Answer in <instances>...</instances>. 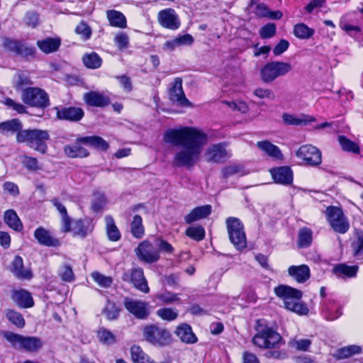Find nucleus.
Instances as JSON below:
<instances>
[{
    "instance_id": "f257e3e1",
    "label": "nucleus",
    "mask_w": 363,
    "mask_h": 363,
    "mask_svg": "<svg viewBox=\"0 0 363 363\" xmlns=\"http://www.w3.org/2000/svg\"><path fill=\"white\" fill-rule=\"evenodd\" d=\"M164 140L182 147L174 155V165L189 168L198 161L202 147L208 141V135L194 127H182L168 129L164 135Z\"/></svg>"
},
{
    "instance_id": "f03ea898",
    "label": "nucleus",
    "mask_w": 363,
    "mask_h": 363,
    "mask_svg": "<svg viewBox=\"0 0 363 363\" xmlns=\"http://www.w3.org/2000/svg\"><path fill=\"white\" fill-rule=\"evenodd\" d=\"M256 334L252 337V343L262 349H273L277 347L283 338L265 318H259L255 325Z\"/></svg>"
},
{
    "instance_id": "7ed1b4c3",
    "label": "nucleus",
    "mask_w": 363,
    "mask_h": 363,
    "mask_svg": "<svg viewBox=\"0 0 363 363\" xmlns=\"http://www.w3.org/2000/svg\"><path fill=\"white\" fill-rule=\"evenodd\" d=\"M50 136L48 130L38 128L25 129L18 135V143H26L29 147L45 154L48 151L47 142Z\"/></svg>"
},
{
    "instance_id": "20e7f679",
    "label": "nucleus",
    "mask_w": 363,
    "mask_h": 363,
    "mask_svg": "<svg viewBox=\"0 0 363 363\" xmlns=\"http://www.w3.org/2000/svg\"><path fill=\"white\" fill-rule=\"evenodd\" d=\"M1 335L16 350H24L33 352H37L43 347L42 340L38 337H26L6 330L1 331Z\"/></svg>"
},
{
    "instance_id": "39448f33",
    "label": "nucleus",
    "mask_w": 363,
    "mask_h": 363,
    "mask_svg": "<svg viewBox=\"0 0 363 363\" xmlns=\"http://www.w3.org/2000/svg\"><path fill=\"white\" fill-rule=\"evenodd\" d=\"M225 223L230 242L236 250H245L247 247V237L242 221L238 218L228 217Z\"/></svg>"
},
{
    "instance_id": "423d86ee",
    "label": "nucleus",
    "mask_w": 363,
    "mask_h": 363,
    "mask_svg": "<svg viewBox=\"0 0 363 363\" xmlns=\"http://www.w3.org/2000/svg\"><path fill=\"white\" fill-rule=\"evenodd\" d=\"M143 336L146 342L155 347H165L172 342V335L169 331L156 324L144 326Z\"/></svg>"
},
{
    "instance_id": "0eeeda50",
    "label": "nucleus",
    "mask_w": 363,
    "mask_h": 363,
    "mask_svg": "<svg viewBox=\"0 0 363 363\" xmlns=\"http://www.w3.org/2000/svg\"><path fill=\"white\" fill-rule=\"evenodd\" d=\"M292 69L289 62L271 61L263 65L259 71L260 79L265 84H269L280 77L285 76Z\"/></svg>"
},
{
    "instance_id": "6e6552de",
    "label": "nucleus",
    "mask_w": 363,
    "mask_h": 363,
    "mask_svg": "<svg viewBox=\"0 0 363 363\" xmlns=\"http://www.w3.org/2000/svg\"><path fill=\"white\" fill-rule=\"evenodd\" d=\"M23 101L31 107L45 109L50 105L48 93L38 87H28L22 91Z\"/></svg>"
},
{
    "instance_id": "1a4fd4ad",
    "label": "nucleus",
    "mask_w": 363,
    "mask_h": 363,
    "mask_svg": "<svg viewBox=\"0 0 363 363\" xmlns=\"http://www.w3.org/2000/svg\"><path fill=\"white\" fill-rule=\"evenodd\" d=\"M121 279L125 282L133 284L136 289L143 293L147 294L150 292L143 269L140 267H135L125 271L121 276Z\"/></svg>"
},
{
    "instance_id": "9d476101",
    "label": "nucleus",
    "mask_w": 363,
    "mask_h": 363,
    "mask_svg": "<svg viewBox=\"0 0 363 363\" xmlns=\"http://www.w3.org/2000/svg\"><path fill=\"white\" fill-rule=\"evenodd\" d=\"M320 312L323 318L328 321L337 320L342 315V306L335 293H330V296L323 302H320Z\"/></svg>"
},
{
    "instance_id": "9b49d317",
    "label": "nucleus",
    "mask_w": 363,
    "mask_h": 363,
    "mask_svg": "<svg viewBox=\"0 0 363 363\" xmlns=\"http://www.w3.org/2000/svg\"><path fill=\"white\" fill-rule=\"evenodd\" d=\"M3 48L9 52L16 53L23 58L35 57L36 48L33 46H26L23 41L9 37L3 38Z\"/></svg>"
},
{
    "instance_id": "f8f14e48",
    "label": "nucleus",
    "mask_w": 363,
    "mask_h": 363,
    "mask_svg": "<svg viewBox=\"0 0 363 363\" xmlns=\"http://www.w3.org/2000/svg\"><path fill=\"white\" fill-rule=\"evenodd\" d=\"M123 305L125 309L137 319L146 320L150 316V304L147 301L125 297Z\"/></svg>"
},
{
    "instance_id": "ddd939ff",
    "label": "nucleus",
    "mask_w": 363,
    "mask_h": 363,
    "mask_svg": "<svg viewBox=\"0 0 363 363\" xmlns=\"http://www.w3.org/2000/svg\"><path fill=\"white\" fill-rule=\"evenodd\" d=\"M56 118L70 123H79L85 115L84 109L74 106H57L54 107Z\"/></svg>"
},
{
    "instance_id": "4468645a",
    "label": "nucleus",
    "mask_w": 363,
    "mask_h": 363,
    "mask_svg": "<svg viewBox=\"0 0 363 363\" xmlns=\"http://www.w3.org/2000/svg\"><path fill=\"white\" fill-rule=\"evenodd\" d=\"M296 155L308 166L316 167L322 162L321 152L312 145H304L296 151Z\"/></svg>"
},
{
    "instance_id": "2eb2a0df",
    "label": "nucleus",
    "mask_w": 363,
    "mask_h": 363,
    "mask_svg": "<svg viewBox=\"0 0 363 363\" xmlns=\"http://www.w3.org/2000/svg\"><path fill=\"white\" fill-rule=\"evenodd\" d=\"M94 228L93 219L89 217H84V218L72 219V224H70V229L68 233L72 232L74 237L84 239L93 232Z\"/></svg>"
},
{
    "instance_id": "dca6fc26",
    "label": "nucleus",
    "mask_w": 363,
    "mask_h": 363,
    "mask_svg": "<svg viewBox=\"0 0 363 363\" xmlns=\"http://www.w3.org/2000/svg\"><path fill=\"white\" fill-rule=\"evenodd\" d=\"M135 253L140 261L147 264L157 262L160 258L159 250L148 240L141 242L135 249Z\"/></svg>"
},
{
    "instance_id": "f3484780",
    "label": "nucleus",
    "mask_w": 363,
    "mask_h": 363,
    "mask_svg": "<svg viewBox=\"0 0 363 363\" xmlns=\"http://www.w3.org/2000/svg\"><path fill=\"white\" fill-rule=\"evenodd\" d=\"M277 297L282 299L286 306V301H299L303 296V291L288 285L280 284L274 289Z\"/></svg>"
},
{
    "instance_id": "a211bd4d",
    "label": "nucleus",
    "mask_w": 363,
    "mask_h": 363,
    "mask_svg": "<svg viewBox=\"0 0 363 363\" xmlns=\"http://www.w3.org/2000/svg\"><path fill=\"white\" fill-rule=\"evenodd\" d=\"M274 182L284 186L291 185L294 180V173L289 166H281L269 170Z\"/></svg>"
},
{
    "instance_id": "6ab92c4d",
    "label": "nucleus",
    "mask_w": 363,
    "mask_h": 363,
    "mask_svg": "<svg viewBox=\"0 0 363 363\" xmlns=\"http://www.w3.org/2000/svg\"><path fill=\"white\" fill-rule=\"evenodd\" d=\"M158 20L164 28L171 30L179 28L181 24L176 11L171 8L160 11L158 14Z\"/></svg>"
},
{
    "instance_id": "aec40b11",
    "label": "nucleus",
    "mask_w": 363,
    "mask_h": 363,
    "mask_svg": "<svg viewBox=\"0 0 363 363\" xmlns=\"http://www.w3.org/2000/svg\"><path fill=\"white\" fill-rule=\"evenodd\" d=\"M33 236L38 244L43 246L57 247L61 245L60 240L52 236L50 232L43 226L34 230Z\"/></svg>"
},
{
    "instance_id": "412c9836",
    "label": "nucleus",
    "mask_w": 363,
    "mask_h": 363,
    "mask_svg": "<svg viewBox=\"0 0 363 363\" xmlns=\"http://www.w3.org/2000/svg\"><path fill=\"white\" fill-rule=\"evenodd\" d=\"M82 137H77L72 144H68L63 147L65 155L69 158H86L89 156L90 152L82 145L84 143L80 141Z\"/></svg>"
},
{
    "instance_id": "4be33fe9",
    "label": "nucleus",
    "mask_w": 363,
    "mask_h": 363,
    "mask_svg": "<svg viewBox=\"0 0 363 363\" xmlns=\"http://www.w3.org/2000/svg\"><path fill=\"white\" fill-rule=\"evenodd\" d=\"M169 99L172 103H177L182 106H187L190 104V101L186 99L183 91L182 79H175L173 86L169 90Z\"/></svg>"
},
{
    "instance_id": "5701e85b",
    "label": "nucleus",
    "mask_w": 363,
    "mask_h": 363,
    "mask_svg": "<svg viewBox=\"0 0 363 363\" xmlns=\"http://www.w3.org/2000/svg\"><path fill=\"white\" fill-rule=\"evenodd\" d=\"M84 101L87 106L104 108L111 104V99L104 94L90 91L84 94Z\"/></svg>"
},
{
    "instance_id": "b1692460",
    "label": "nucleus",
    "mask_w": 363,
    "mask_h": 363,
    "mask_svg": "<svg viewBox=\"0 0 363 363\" xmlns=\"http://www.w3.org/2000/svg\"><path fill=\"white\" fill-rule=\"evenodd\" d=\"M281 118L285 125L294 126H305L316 121L315 117L303 113L298 117L295 114L284 113Z\"/></svg>"
},
{
    "instance_id": "393cba45",
    "label": "nucleus",
    "mask_w": 363,
    "mask_h": 363,
    "mask_svg": "<svg viewBox=\"0 0 363 363\" xmlns=\"http://www.w3.org/2000/svg\"><path fill=\"white\" fill-rule=\"evenodd\" d=\"M10 271L18 279H30L33 273L30 269L24 268L23 259L20 255H16L11 263Z\"/></svg>"
},
{
    "instance_id": "a878e982",
    "label": "nucleus",
    "mask_w": 363,
    "mask_h": 363,
    "mask_svg": "<svg viewBox=\"0 0 363 363\" xmlns=\"http://www.w3.org/2000/svg\"><path fill=\"white\" fill-rule=\"evenodd\" d=\"M212 213V206L210 204L196 206L189 213L184 216V222L186 224L208 218Z\"/></svg>"
},
{
    "instance_id": "bb28decb",
    "label": "nucleus",
    "mask_w": 363,
    "mask_h": 363,
    "mask_svg": "<svg viewBox=\"0 0 363 363\" xmlns=\"http://www.w3.org/2000/svg\"><path fill=\"white\" fill-rule=\"evenodd\" d=\"M288 273L298 283L303 284L311 277V270L308 265H291L288 269Z\"/></svg>"
},
{
    "instance_id": "cd10ccee",
    "label": "nucleus",
    "mask_w": 363,
    "mask_h": 363,
    "mask_svg": "<svg viewBox=\"0 0 363 363\" xmlns=\"http://www.w3.org/2000/svg\"><path fill=\"white\" fill-rule=\"evenodd\" d=\"M358 270L357 265L350 266L345 263H340L335 264L332 272L337 278L347 279L356 277Z\"/></svg>"
},
{
    "instance_id": "c85d7f7f",
    "label": "nucleus",
    "mask_w": 363,
    "mask_h": 363,
    "mask_svg": "<svg viewBox=\"0 0 363 363\" xmlns=\"http://www.w3.org/2000/svg\"><path fill=\"white\" fill-rule=\"evenodd\" d=\"M24 132L23 123L18 118H13L0 123V133L6 135L8 133L16 134V142L18 143V135L20 133Z\"/></svg>"
},
{
    "instance_id": "c756f323",
    "label": "nucleus",
    "mask_w": 363,
    "mask_h": 363,
    "mask_svg": "<svg viewBox=\"0 0 363 363\" xmlns=\"http://www.w3.org/2000/svg\"><path fill=\"white\" fill-rule=\"evenodd\" d=\"M61 38L59 37H48L37 41L38 47L45 54L57 52L61 45Z\"/></svg>"
},
{
    "instance_id": "7c9ffc66",
    "label": "nucleus",
    "mask_w": 363,
    "mask_h": 363,
    "mask_svg": "<svg viewBox=\"0 0 363 363\" xmlns=\"http://www.w3.org/2000/svg\"><path fill=\"white\" fill-rule=\"evenodd\" d=\"M175 333L182 342L186 344H194L198 341L191 326L188 323H182L177 326Z\"/></svg>"
},
{
    "instance_id": "2f4dec72",
    "label": "nucleus",
    "mask_w": 363,
    "mask_h": 363,
    "mask_svg": "<svg viewBox=\"0 0 363 363\" xmlns=\"http://www.w3.org/2000/svg\"><path fill=\"white\" fill-rule=\"evenodd\" d=\"M4 223L12 230L21 232L23 225L14 209L6 210L4 213Z\"/></svg>"
},
{
    "instance_id": "473e14b6",
    "label": "nucleus",
    "mask_w": 363,
    "mask_h": 363,
    "mask_svg": "<svg viewBox=\"0 0 363 363\" xmlns=\"http://www.w3.org/2000/svg\"><path fill=\"white\" fill-rule=\"evenodd\" d=\"M12 298L15 303L21 308H28L34 306V301L31 293L26 289L15 291Z\"/></svg>"
},
{
    "instance_id": "72a5a7b5",
    "label": "nucleus",
    "mask_w": 363,
    "mask_h": 363,
    "mask_svg": "<svg viewBox=\"0 0 363 363\" xmlns=\"http://www.w3.org/2000/svg\"><path fill=\"white\" fill-rule=\"evenodd\" d=\"M80 141L84 145H88L101 151H106L109 148L108 143L99 135L83 136Z\"/></svg>"
},
{
    "instance_id": "f704fd0d",
    "label": "nucleus",
    "mask_w": 363,
    "mask_h": 363,
    "mask_svg": "<svg viewBox=\"0 0 363 363\" xmlns=\"http://www.w3.org/2000/svg\"><path fill=\"white\" fill-rule=\"evenodd\" d=\"M194 42V38L191 34L179 35L173 40H167L164 45V48L173 51L177 47L191 45Z\"/></svg>"
},
{
    "instance_id": "c9c22d12",
    "label": "nucleus",
    "mask_w": 363,
    "mask_h": 363,
    "mask_svg": "<svg viewBox=\"0 0 363 363\" xmlns=\"http://www.w3.org/2000/svg\"><path fill=\"white\" fill-rule=\"evenodd\" d=\"M208 157V161L218 163L222 162L226 156L225 146L222 143L213 145L206 151Z\"/></svg>"
},
{
    "instance_id": "e433bc0d",
    "label": "nucleus",
    "mask_w": 363,
    "mask_h": 363,
    "mask_svg": "<svg viewBox=\"0 0 363 363\" xmlns=\"http://www.w3.org/2000/svg\"><path fill=\"white\" fill-rule=\"evenodd\" d=\"M51 202L61 215L62 231L68 233L70 229V224H72V218L69 216L66 207L57 199H53Z\"/></svg>"
},
{
    "instance_id": "4c0bfd02",
    "label": "nucleus",
    "mask_w": 363,
    "mask_h": 363,
    "mask_svg": "<svg viewBox=\"0 0 363 363\" xmlns=\"http://www.w3.org/2000/svg\"><path fill=\"white\" fill-rule=\"evenodd\" d=\"M257 146L264 152H265L269 156L277 159L282 160L283 154L281 152L279 147L268 140L259 141L257 143Z\"/></svg>"
},
{
    "instance_id": "58836bf2",
    "label": "nucleus",
    "mask_w": 363,
    "mask_h": 363,
    "mask_svg": "<svg viewBox=\"0 0 363 363\" xmlns=\"http://www.w3.org/2000/svg\"><path fill=\"white\" fill-rule=\"evenodd\" d=\"M107 18L111 26L125 28L127 27L125 16L121 11L108 10L106 12Z\"/></svg>"
},
{
    "instance_id": "ea45409f",
    "label": "nucleus",
    "mask_w": 363,
    "mask_h": 363,
    "mask_svg": "<svg viewBox=\"0 0 363 363\" xmlns=\"http://www.w3.org/2000/svg\"><path fill=\"white\" fill-rule=\"evenodd\" d=\"M313 241L312 230L307 227L301 228L298 234L297 245L299 248H307Z\"/></svg>"
},
{
    "instance_id": "a19ab883",
    "label": "nucleus",
    "mask_w": 363,
    "mask_h": 363,
    "mask_svg": "<svg viewBox=\"0 0 363 363\" xmlns=\"http://www.w3.org/2000/svg\"><path fill=\"white\" fill-rule=\"evenodd\" d=\"M130 354L134 363H155L139 345H134L130 347Z\"/></svg>"
},
{
    "instance_id": "79ce46f5",
    "label": "nucleus",
    "mask_w": 363,
    "mask_h": 363,
    "mask_svg": "<svg viewBox=\"0 0 363 363\" xmlns=\"http://www.w3.org/2000/svg\"><path fill=\"white\" fill-rule=\"evenodd\" d=\"M361 352L360 346L353 345L337 349L333 356L336 359H343L359 354Z\"/></svg>"
},
{
    "instance_id": "37998d69",
    "label": "nucleus",
    "mask_w": 363,
    "mask_h": 363,
    "mask_svg": "<svg viewBox=\"0 0 363 363\" xmlns=\"http://www.w3.org/2000/svg\"><path fill=\"white\" fill-rule=\"evenodd\" d=\"M106 234L108 239L112 242L121 240V233L116 225L113 218L111 216H106Z\"/></svg>"
},
{
    "instance_id": "c03bdc74",
    "label": "nucleus",
    "mask_w": 363,
    "mask_h": 363,
    "mask_svg": "<svg viewBox=\"0 0 363 363\" xmlns=\"http://www.w3.org/2000/svg\"><path fill=\"white\" fill-rule=\"evenodd\" d=\"M94 199L91 203V210L94 213L101 211L107 203V199L104 193L94 191L93 192Z\"/></svg>"
},
{
    "instance_id": "a18cd8bd",
    "label": "nucleus",
    "mask_w": 363,
    "mask_h": 363,
    "mask_svg": "<svg viewBox=\"0 0 363 363\" xmlns=\"http://www.w3.org/2000/svg\"><path fill=\"white\" fill-rule=\"evenodd\" d=\"M293 33L299 39L306 40L311 38L314 35L315 30L306 24L299 23L294 26Z\"/></svg>"
},
{
    "instance_id": "49530a36",
    "label": "nucleus",
    "mask_w": 363,
    "mask_h": 363,
    "mask_svg": "<svg viewBox=\"0 0 363 363\" xmlns=\"http://www.w3.org/2000/svg\"><path fill=\"white\" fill-rule=\"evenodd\" d=\"M130 227V233L134 238L140 239L144 236L145 228L143 224V218L140 215L134 216Z\"/></svg>"
},
{
    "instance_id": "de8ad7c7",
    "label": "nucleus",
    "mask_w": 363,
    "mask_h": 363,
    "mask_svg": "<svg viewBox=\"0 0 363 363\" xmlns=\"http://www.w3.org/2000/svg\"><path fill=\"white\" fill-rule=\"evenodd\" d=\"M338 142L344 151L352 152L356 155L360 153V148L359 145L357 143L351 140L346 136L340 135L338 137Z\"/></svg>"
},
{
    "instance_id": "09e8293b",
    "label": "nucleus",
    "mask_w": 363,
    "mask_h": 363,
    "mask_svg": "<svg viewBox=\"0 0 363 363\" xmlns=\"http://www.w3.org/2000/svg\"><path fill=\"white\" fill-rule=\"evenodd\" d=\"M99 341L106 345H112L117 342L116 336L109 330L100 328L97 332Z\"/></svg>"
},
{
    "instance_id": "8fccbe9b",
    "label": "nucleus",
    "mask_w": 363,
    "mask_h": 363,
    "mask_svg": "<svg viewBox=\"0 0 363 363\" xmlns=\"http://www.w3.org/2000/svg\"><path fill=\"white\" fill-rule=\"evenodd\" d=\"M121 308L118 307L115 302L107 300V303L103 309V313L105 314L108 320H117L119 317Z\"/></svg>"
},
{
    "instance_id": "3c124183",
    "label": "nucleus",
    "mask_w": 363,
    "mask_h": 363,
    "mask_svg": "<svg viewBox=\"0 0 363 363\" xmlns=\"http://www.w3.org/2000/svg\"><path fill=\"white\" fill-rule=\"evenodd\" d=\"M186 236L195 241H201L205 238L206 231L204 228L201 225H192L186 228L185 231Z\"/></svg>"
},
{
    "instance_id": "603ef678",
    "label": "nucleus",
    "mask_w": 363,
    "mask_h": 363,
    "mask_svg": "<svg viewBox=\"0 0 363 363\" xmlns=\"http://www.w3.org/2000/svg\"><path fill=\"white\" fill-rule=\"evenodd\" d=\"M82 60L84 65L89 69H97L102 64L101 58L94 52L84 55Z\"/></svg>"
},
{
    "instance_id": "864d4df0",
    "label": "nucleus",
    "mask_w": 363,
    "mask_h": 363,
    "mask_svg": "<svg viewBox=\"0 0 363 363\" xmlns=\"http://www.w3.org/2000/svg\"><path fill=\"white\" fill-rule=\"evenodd\" d=\"M329 223L335 232L341 234L345 233L350 228V223L348 222L347 218L345 216L342 218H337L334 220H330V223Z\"/></svg>"
},
{
    "instance_id": "5fc2aeb1",
    "label": "nucleus",
    "mask_w": 363,
    "mask_h": 363,
    "mask_svg": "<svg viewBox=\"0 0 363 363\" xmlns=\"http://www.w3.org/2000/svg\"><path fill=\"white\" fill-rule=\"evenodd\" d=\"M6 317L12 324L18 328H22L25 326L26 323L22 314L13 309H8L6 311Z\"/></svg>"
},
{
    "instance_id": "6e6d98bb",
    "label": "nucleus",
    "mask_w": 363,
    "mask_h": 363,
    "mask_svg": "<svg viewBox=\"0 0 363 363\" xmlns=\"http://www.w3.org/2000/svg\"><path fill=\"white\" fill-rule=\"evenodd\" d=\"M286 308L298 315H307L309 312L307 305L298 301H286Z\"/></svg>"
},
{
    "instance_id": "4d7b16f0",
    "label": "nucleus",
    "mask_w": 363,
    "mask_h": 363,
    "mask_svg": "<svg viewBox=\"0 0 363 363\" xmlns=\"http://www.w3.org/2000/svg\"><path fill=\"white\" fill-rule=\"evenodd\" d=\"M353 255L355 257H363V230H359L356 233V238L352 243Z\"/></svg>"
},
{
    "instance_id": "13d9d810",
    "label": "nucleus",
    "mask_w": 363,
    "mask_h": 363,
    "mask_svg": "<svg viewBox=\"0 0 363 363\" xmlns=\"http://www.w3.org/2000/svg\"><path fill=\"white\" fill-rule=\"evenodd\" d=\"M74 31L77 35H79L81 38L84 41L89 40L92 35L91 28L84 21H80L75 28Z\"/></svg>"
},
{
    "instance_id": "bf43d9fd",
    "label": "nucleus",
    "mask_w": 363,
    "mask_h": 363,
    "mask_svg": "<svg viewBox=\"0 0 363 363\" xmlns=\"http://www.w3.org/2000/svg\"><path fill=\"white\" fill-rule=\"evenodd\" d=\"M340 27L350 36L358 39L361 36L362 29L359 26H354L348 23L340 21Z\"/></svg>"
},
{
    "instance_id": "052dcab7",
    "label": "nucleus",
    "mask_w": 363,
    "mask_h": 363,
    "mask_svg": "<svg viewBox=\"0 0 363 363\" xmlns=\"http://www.w3.org/2000/svg\"><path fill=\"white\" fill-rule=\"evenodd\" d=\"M156 313L162 320L167 321H172L178 317V311L171 308H160Z\"/></svg>"
},
{
    "instance_id": "680f3d73",
    "label": "nucleus",
    "mask_w": 363,
    "mask_h": 363,
    "mask_svg": "<svg viewBox=\"0 0 363 363\" xmlns=\"http://www.w3.org/2000/svg\"><path fill=\"white\" fill-rule=\"evenodd\" d=\"M277 32V26L274 23H268L263 26L259 31L260 38L262 39H269L274 37Z\"/></svg>"
},
{
    "instance_id": "e2e57ef3",
    "label": "nucleus",
    "mask_w": 363,
    "mask_h": 363,
    "mask_svg": "<svg viewBox=\"0 0 363 363\" xmlns=\"http://www.w3.org/2000/svg\"><path fill=\"white\" fill-rule=\"evenodd\" d=\"M325 215L328 223H330V220H334L345 216L342 208L335 206H328L325 211Z\"/></svg>"
},
{
    "instance_id": "0e129e2a",
    "label": "nucleus",
    "mask_w": 363,
    "mask_h": 363,
    "mask_svg": "<svg viewBox=\"0 0 363 363\" xmlns=\"http://www.w3.org/2000/svg\"><path fill=\"white\" fill-rule=\"evenodd\" d=\"M91 277L100 286L104 288L111 286L113 283V279L111 277H106L98 272H93Z\"/></svg>"
},
{
    "instance_id": "69168bd1",
    "label": "nucleus",
    "mask_w": 363,
    "mask_h": 363,
    "mask_svg": "<svg viewBox=\"0 0 363 363\" xmlns=\"http://www.w3.org/2000/svg\"><path fill=\"white\" fill-rule=\"evenodd\" d=\"M156 298L165 304H171L174 302L180 301L178 294L170 291L157 294L156 295Z\"/></svg>"
},
{
    "instance_id": "338daca9",
    "label": "nucleus",
    "mask_w": 363,
    "mask_h": 363,
    "mask_svg": "<svg viewBox=\"0 0 363 363\" xmlns=\"http://www.w3.org/2000/svg\"><path fill=\"white\" fill-rule=\"evenodd\" d=\"M243 167L240 164H233L224 167L221 169V176L223 179H227L230 177L233 176L242 169Z\"/></svg>"
},
{
    "instance_id": "774afa93",
    "label": "nucleus",
    "mask_w": 363,
    "mask_h": 363,
    "mask_svg": "<svg viewBox=\"0 0 363 363\" xmlns=\"http://www.w3.org/2000/svg\"><path fill=\"white\" fill-rule=\"evenodd\" d=\"M24 21L28 26L35 28L40 23L39 14L36 11H28L25 15Z\"/></svg>"
}]
</instances>
